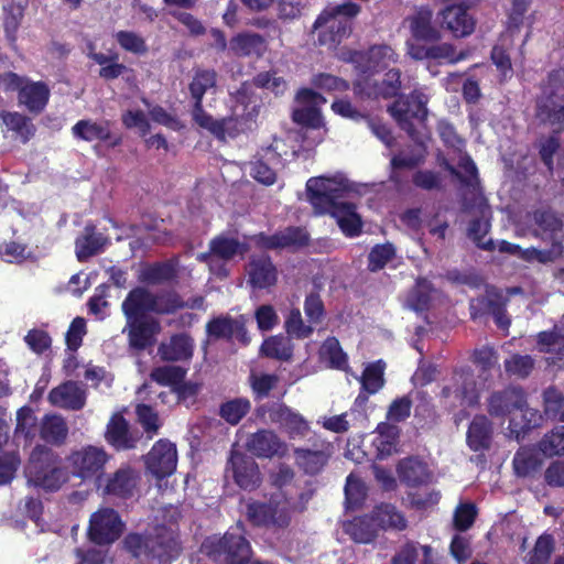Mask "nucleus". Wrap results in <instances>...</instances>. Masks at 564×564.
Segmentation results:
<instances>
[{"instance_id": "obj_1", "label": "nucleus", "mask_w": 564, "mask_h": 564, "mask_svg": "<svg viewBox=\"0 0 564 564\" xmlns=\"http://www.w3.org/2000/svg\"><path fill=\"white\" fill-rule=\"evenodd\" d=\"M348 192V180L341 174L311 177L306 182L307 199L315 213L332 215L346 236L355 237L361 232L362 223L356 206L344 200Z\"/></svg>"}, {"instance_id": "obj_2", "label": "nucleus", "mask_w": 564, "mask_h": 564, "mask_svg": "<svg viewBox=\"0 0 564 564\" xmlns=\"http://www.w3.org/2000/svg\"><path fill=\"white\" fill-rule=\"evenodd\" d=\"M359 11L360 7L350 1L324 10L314 23V29L319 30V43L323 45L340 43L350 34V19Z\"/></svg>"}, {"instance_id": "obj_3", "label": "nucleus", "mask_w": 564, "mask_h": 564, "mask_svg": "<svg viewBox=\"0 0 564 564\" xmlns=\"http://www.w3.org/2000/svg\"><path fill=\"white\" fill-rule=\"evenodd\" d=\"M429 96L422 90H413L410 95L400 97L389 108L388 111L395 119L402 130L415 141L421 142L420 132L415 122L422 124L427 117L426 104Z\"/></svg>"}, {"instance_id": "obj_4", "label": "nucleus", "mask_w": 564, "mask_h": 564, "mask_svg": "<svg viewBox=\"0 0 564 564\" xmlns=\"http://www.w3.org/2000/svg\"><path fill=\"white\" fill-rule=\"evenodd\" d=\"M110 456L102 447L86 445L73 451L67 457L74 477L83 481L99 482Z\"/></svg>"}, {"instance_id": "obj_5", "label": "nucleus", "mask_w": 564, "mask_h": 564, "mask_svg": "<svg viewBox=\"0 0 564 564\" xmlns=\"http://www.w3.org/2000/svg\"><path fill=\"white\" fill-rule=\"evenodd\" d=\"M207 554L217 564H240L250 557L251 549L249 542L238 532H227L216 542H208L204 545Z\"/></svg>"}, {"instance_id": "obj_6", "label": "nucleus", "mask_w": 564, "mask_h": 564, "mask_svg": "<svg viewBox=\"0 0 564 564\" xmlns=\"http://www.w3.org/2000/svg\"><path fill=\"white\" fill-rule=\"evenodd\" d=\"M124 523L112 508H101L89 519L88 538L98 545H109L123 533Z\"/></svg>"}, {"instance_id": "obj_7", "label": "nucleus", "mask_w": 564, "mask_h": 564, "mask_svg": "<svg viewBox=\"0 0 564 564\" xmlns=\"http://www.w3.org/2000/svg\"><path fill=\"white\" fill-rule=\"evenodd\" d=\"M225 474L226 477L231 476L235 482L245 490H253L261 482V475L256 460L235 448L230 451Z\"/></svg>"}, {"instance_id": "obj_8", "label": "nucleus", "mask_w": 564, "mask_h": 564, "mask_svg": "<svg viewBox=\"0 0 564 564\" xmlns=\"http://www.w3.org/2000/svg\"><path fill=\"white\" fill-rule=\"evenodd\" d=\"M67 475L61 459L53 451L37 445V487L54 491L66 481Z\"/></svg>"}, {"instance_id": "obj_9", "label": "nucleus", "mask_w": 564, "mask_h": 564, "mask_svg": "<svg viewBox=\"0 0 564 564\" xmlns=\"http://www.w3.org/2000/svg\"><path fill=\"white\" fill-rule=\"evenodd\" d=\"M140 480L139 473L129 465L120 466L116 471L100 478L97 488L104 495L127 499L134 495Z\"/></svg>"}, {"instance_id": "obj_10", "label": "nucleus", "mask_w": 564, "mask_h": 564, "mask_svg": "<svg viewBox=\"0 0 564 564\" xmlns=\"http://www.w3.org/2000/svg\"><path fill=\"white\" fill-rule=\"evenodd\" d=\"M438 164L449 172L451 175L456 177L460 182L462 187L465 188L464 206L466 208L470 205L467 196L468 194H470V200H473V203H476L477 199L480 198L478 171L476 164L468 154L464 153L458 162V166L463 172L452 165L444 156H438Z\"/></svg>"}, {"instance_id": "obj_11", "label": "nucleus", "mask_w": 564, "mask_h": 564, "mask_svg": "<svg viewBox=\"0 0 564 564\" xmlns=\"http://www.w3.org/2000/svg\"><path fill=\"white\" fill-rule=\"evenodd\" d=\"M333 454V445L329 442L315 438L311 447H295L293 455L295 464L307 475L319 474L327 465Z\"/></svg>"}, {"instance_id": "obj_12", "label": "nucleus", "mask_w": 564, "mask_h": 564, "mask_svg": "<svg viewBox=\"0 0 564 564\" xmlns=\"http://www.w3.org/2000/svg\"><path fill=\"white\" fill-rule=\"evenodd\" d=\"M178 533L173 528L158 525L155 533L148 538L149 562H169L176 558L181 553Z\"/></svg>"}, {"instance_id": "obj_13", "label": "nucleus", "mask_w": 564, "mask_h": 564, "mask_svg": "<svg viewBox=\"0 0 564 564\" xmlns=\"http://www.w3.org/2000/svg\"><path fill=\"white\" fill-rule=\"evenodd\" d=\"M296 101L300 106L293 109V120L313 129L322 127L323 118L319 108L326 104V99L310 88H303L297 91Z\"/></svg>"}, {"instance_id": "obj_14", "label": "nucleus", "mask_w": 564, "mask_h": 564, "mask_svg": "<svg viewBox=\"0 0 564 564\" xmlns=\"http://www.w3.org/2000/svg\"><path fill=\"white\" fill-rule=\"evenodd\" d=\"M144 459L149 473L158 479L165 478L176 469V447L167 440H160L153 445Z\"/></svg>"}, {"instance_id": "obj_15", "label": "nucleus", "mask_w": 564, "mask_h": 564, "mask_svg": "<svg viewBox=\"0 0 564 564\" xmlns=\"http://www.w3.org/2000/svg\"><path fill=\"white\" fill-rule=\"evenodd\" d=\"M206 333L210 340H231L232 338H236L243 345L249 343V337L246 330V319L243 316H217L206 324Z\"/></svg>"}, {"instance_id": "obj_16", "label": "nucleus", "mask_w": 564, "mask_h": 564, "mask_svg": "<svg viewBox=\"0 0 564 564\" xmlns=\"http://www.w3.org/2000/svg\"><path fill=\"white\" fill-rule=\"evenodd\" d=\"M536 117L553 128L554 132L564 130V91L546 89L536 101Z\"/></svg>"}, {"instance_id": "obj_17", "label": "nucleus", "mask_w": 564, "mask_h": 564, "mask_svg": "<svg viewBox=\"0 0 564 564\" xmlns=\"http://www.w3.org/2000/svg\"><path fill=\"white\" fill-rule=\"evenodd\" d=\"M525 404V392L520 387L494 391L487 399V411L492 417H506Z\"/></svg>"}, {"instance_id": "obj_18", "label": "nucleus", "mask_w": 564, "mask_h": 564, "mask_svg": "<svg viewBox=\"0 0 564 564\" xmlns=\"http://www.w3.org/2000/svg\"><path fill=\"white\" fill-rule=\"evenodd\" d=\"M254 240L262 249L299 248L308 242V234L302 227H286L271 236L259 234Z\"/></svg>"}, {"instance_id": "obj_19", "label": "nucleus", "mask_w": 564, "mask_h": 564, "mask_svg": "<svg viewBox=\"0 0 564 564\" xmlns=\"http://www.w3.org/2000/svg\"><path fill=\"white\" fill-rule=\"evenodd\" d=\"M247 517L254 525L259 527L285 528L290 523V516L285 509H280L272 502L249 503Z\"/></svg>"}, {"instance_id": "obj_20", "label": "nucleus", "mask_w": 564, "mask_h": 564, "mask_svg": "<svg viewBox=\"0 0 564 564\" xmlns=\"http://www.w3.org/2000/svg\"><path fill=\"white\" fill-rule=\"evenodd\" d=\"M194 354V339L186 333H177L163 339L158 356L167 362L189 361Z\"/></svg>"}, {"instance_id": "obj_21", "label": "nucleus", "mask_w": 564, "mask_h": 564, "mask_svg": "<svg viewBox=\"0 0 564 564\" xmlns=\"http://www.w3.org/2000/svg\"><path fill=\"white\" fill-rule=\"evenodd\" d=\"M47 398L52 405L70 411L82 410L86 404L85 389L72 380L52 389Z\"/></svg>"}, {"instance_id": "obj_22", "label": "nucleus", "mask_w": 564, "mask_h": 564, "mask_svg": "<svg viewBox=\"0 0 564 564\" xmlns=\"http://www.w3.org/2000/svg\"><path fill=\"white\" fill-rule=\"evenodd\" d=\"M124 332H128L130 348L144 350L153 344L154 336L160 332V324L152 318L130 319L127 321Z\"/></svg>"}, {"instance_id": "obj_23", "label": "nucleus", "mask_w": 564, "mask_h": 564, "mask_svg": "<svg viewBox=\"0 0 564 564\" xmlns=\"http://www.w3.org/2000/svg\"><path fill=\"white\" fill-rule=\"evenodd\" d=\"M249 283L252 288L268 289L276 283L278 271L268 254L251 256L248 264Z\"/></svg>"}, {"instance_id": "obj_24", "label": "nucleus", "mask_w": 564, "mask_h": 564, "mask_svg": "<svg viewBox=\"0 0 564 564\" xmlns=\"http://www.w3.org/2000/svg\"><path fill=\"white\" fill-rule=\"evenodd\" d=\"M127 321L144 318L147 313H154V294L145 288L131 290L121 304Z\"/></svg>"}, {"instance_id": "obj_25", "label": "nucleus", "mask_w": 564, "mask_h": 564, "mask_svg": "<svg viewBox=\"0 0 564 564\" xmlns=\"http://www.w3.org/2000/svg\"><path fill=\"white\" fill-rule=\"evenodd\" d=\"M454 380V399L453 406H471L478 403L479 393L476 388L474 373L470 369H462L456 371Z\"/></svg>"}, {"instance_id": "obj_26", "label": "nucleus", "mask_w": 564, "mask_h": 564, "mask_svg": "<svg viewBox=\"0 0 564 564\" xmlns=\"http://www.w3.org/2000/svg\"><path fill=\"white\" fill-rule=\"evenodd\" d=\"M442 25L449 30L454 36L464 37L474 32L475 21L468 15L463 6H448L442 12Z\"/></svg>"}, {"instance_id": "obj_27", "label": "nucleus", "mask_w": 564, "mask_h": 564, "mask_svg": "<svg viewBox=\"0 0 564 564\" xmlns=\"http://www.w3.org/2000/svg\"><path fill=\"white\" fill-rule=\"evenodd\" d=\"M433 12L422 7L406 18L412 36L417 41L435 42L441 40V32L432 23Z\"/></svg>"}, {"instance_id": "obj_28", "label": "nucleus", "mask_w": 564, "mask_h": 564, "mask_svg": "<svg viewBox=\"0 0 564 564\" xmlns=\"http://www.w3.org/2000/svg\"><path fill=\"white\" fill-rule=\"evenodd\" d=\"M0 85L7 91H18L19 105L35 110V83L9 72L0 75Z\"/></svg>"}, {"instance_id": "obj_29", "label": "nucleus", "mask_w": 564, "mask_h": 564, "mask_svg": "<svg viewBox=\"0 0 564 564\" xmlns=\"http://www.w3.org/2000/svg\"><path fill=\"white\" fill-rule=\"evenodd\" d=\"M178 260L171 259L165 262H156L141 269L139 280L149 285L171 283L177 279Z\"/></svg>"}, {"instance_id": "obj_30", "label": "nucleus", "mask_w": 564, "mask_h": 564, "mask_svg": "<svg viewBox=\"0 0 564 564\" xmlns=\"http://www.w3.org/2000/svg\"><path fill=\"white\" fill-rule=\"evenodd\" d=\"M105 437L106 441L118 451L134 448L138 441L130 432L129 423L120 414L111 416L107 425Z\"/></svg>"}, {"instance_id": "obj_31", "label": "nucleus", "mask_w": 564, "mask_h": 564, "mask_svg": "<svg viewBox=\"0 0 564 564\" xmlns=\"http://www.w3.org/2000/svg\"><path fill=\"white\" fill-rule=\"evenodd\" d=\"M282 442L278 435L270 430H260L248 436L246 448L258 457H272L280 453Z\"/></svg>"}, {"instance_id": "obj_32", "label": "nucleus", "mask_w": 564, "mask_h": 564, "mask_svg": "<svg viewBox=\"0 0 564 564\" xmlns=\"http://www.w3.org/2000/svg\"><path fill=\"white\" fill-rule=\"evenodd\" d=\"M492 433L490 420L482 414L476 415L467 431V444L475 452L488 449L491 444Z\"/></svg>"}, {"instance_id": "obj_33", "label": "nucleus", "mask_w": 564, "mask_h": 564, "mask_svg": "<svg viewBox=\"0 0 564 564\" xmlns=\"http://www.w3.org/2000/svg\"><path fill=\"white\" fill-rule=\"evenodd\" d=\"M517 410L521 412V420L510 419L508 437L520 442L529 431L542 424L543 415L536 409L530 408L527 401L524 406Z\"/></svg>"}, {"instance_id": "obj_34", "label": "nucleus", "mask_w": 564, "mask_h": 564, "mask_svg": "<svg viewBox=\"0 0 564 564\" xmlns=\"http://www.w3.org/2000/svg\"><path fill=\"white\" fill-rule=\"evenodd\" d=\"M344 531L356 543L368 544L373 542L378 534V525L372 516L358 517L344 523Z\"/></svg>"}, {"instance_id": "obj_35", "label": "nucleus", "mask_w": 564, "mask_h": 564, "mask_svg": "<svg viewBox=\"0 0 564 564\" xmlns=\"http://www.w3.org/2000/svg\"><path fill=\"white\" fill-rule=\"evenodd\" d=\"M399 478L409 487H416L430 478L427 465L419 458L408 457L398 465Z\"/></svg>"}, {"instance_id": "obj_36", "label": "nucleus", "mask_w": 564, "mask_h": 564, "mask_svg": "<svg viewBox=\"0 0 564 564\" xmlns=\"http://www.w3.org/2000/svg\"><path fill=\"white\" fill-rule=\"evenodd\" d=\"M210 250L215 253L216 259L220 263H226L232 260L236 256L243 257L248 251V246L240 242L238 239L228 236H217L209 241Z\"/></svg>"}, {"instance_id": "obj_37", "label": "nucleus", "mask_w": 564, "mask_h": 564, "mask_svg": "<svg viewBox=\"0 0 564 564\" xmlns=\"http://www.w3.org/2000/svg\"><path fill=\"white\" fill-rule=\"evenodd\" d=\"M107 238L96 232L95 226L87 225L82 236L76 239V256L79 261L97 254L106 245Z\"/></svg>"}, {"instance_id": "obj_38", "label": "nucleus", "mask_w": 564, "mask_h": 564, "mask_svg": "<svg viewBox=\"0 0 564 564\" xmlns=\"http://www.w3.org/2000/svg\"><path fill=\"white\" fill-rule=\"evenodd\" d=\"M265 48L264 39L257 33L238 34L229 43V50L237 56L260 57Z\"/></svg>"}, {"instance_id": "obj_39", "label": "nucleus", "mask_w": 564, "mask_h": 564, "mask_svg": "<svg viewBox=\"0 0 564 564\" xmlns=\"http://www.w3.org/2000/svg\"><path fill=\"white\" fill-rule=\"evenodd\" d=\"M68 426L58 414L45 415L41 423V437L51 445H62L66 441Z\"/></svg>"}, {"instance_id": "obj_40", "label": "nucleus", "mask_w": 564, "mask_h": 564, "mask_svg": "<svg viewBox=\"0 0 564 564\" xmlns=\"http://www.w3.org/2000/svg\"><path fill=\"white\" fill-rule=\"evenodd\" d=\"M35 419L33 417V410L29 406H23L17 412V427L14 437L18 443L23 442L25 446H30V458L35 454V447H32V441L35 436L34 433Z\"/></svg>"}, {"instance_id": "obj_41", "label": "nucleus", "mask_w": 564, "mask_h": 564, "mask_svg": "<svg viewBox=\"0 0 564 564\" xmlns=\"http://www.w3.org/2000/svg\"><path fill=\"white\" fill-rule=\"evenodd\" d=\"M371 516L376 520L379 531L387 529L404 530L406 528L404 516L390 503L378 506Z\"/></svg>"}, {"instance_id": "obj_42", "label": "nucleus", "mask_w": 564, "mask_h": 564, "mask_svg": "<svg viewBox=\"0 0 564 564\" xmlns=\"http://www.w3.org/2000/svg\"><path fill=\"white\" fill-rule=\"evenodd\" d=\"M543 413L546 419L564 422V394L554 387L543 391Z\"/></svg>"}, {"instance_id": "obj_43", "label": "nucleus", "mask_w": 564, "mask_h": 564, "mask_svg": "<svg viewBox=\"0 0 564 564\" xmlns=\"http://www.w3.org/2000/svg\"><path fill=\"white\" fill-rule=\"evenodd\" d=\"M217 74L214 69H198L189 84L194 104H203L204 95L216 86Z\"/></svg>"}, {"instance_id": "obj_44", "label": "nucleus", "mask_w": 564, "mask_h": 564, "mask_svg": "<svg viewBox=\"0 0 564 564\" xmlns=\"http://www.w3.org/2000/svg\"><path fill=\"white\" fill-rule=\"evenodd\" d=\"M367 66L369 72H378L397 62L394 51L388 45H375L367 52Z\"/></svg>"}, {"instance_id": "obj_45", "label": "nucleus", "mask_w": 564, "mask_h": 564, "mask_svg": "<svg viewBox=\"0 0 564 564\" xmlns=\"http://www.w3.org/2000/svg\"><path fill=\"white\" fill-rule=\"evenodd\" d=\"M541 467V460L532 449L521 448L513 457V469L519 477H530Z\"/></svg>"}, {"instance_id": "obj_46", "label": "nucleus", "mask_w": 564, "mask_h": 564, "mask_svg": "<svg viewBox=\"0 0 564 564\" xmlns=\"http://www.w3.org/2000/svg\"><path fill=\"white\" fill-rule=\"evenodd\" d=\"M261 351L270 358L290 360L293 355V345L288 337L272 336L264 340Z\"/></svg>"}, {"instance_id": "obj_47", "label": "nucleus", "mask_w": 564, "mask_h": 564, "mask_svg": "<svg viewBox=\"0 0 564 564\" xmlns=\"http://www.w3.org/2000/svg\"><path fill=\"white\" fill-rule=\"evenodd\" d=\"M0 117L7 128L15 133L17 139H20L23 143L30 140L33 134V126L30 118L18 112H3Z\"/></svg>"}, {"instance_id": "obj_48", "label": "nucleus", "mask_w": 564, "mask_h": 564, "mask_svg": "<svg viewBox=\"0 0 564 564\" xmlns=\"http://www.w3.org/2000/svg\"><path fill=\"white\" fill-rule=\"evenodd\" d=\"M538 344L540 350L564 357V328L554 327L551 332H541L538 334Z\"/></svg>"}, {"instance_id": "obj_49", "label": "nucleus", "mask_w": 564, "mask_h": 564, "mask_svg": "<svg viewBox=\"0 0 564 564\" xmlns=\"http://www.w3.org/2000/svg\"><path fill=\"white\" fill-rule=\"evenodd\" d=\"M72 130L75 137L85 141H106L110 139V131L107 126L90 120L78 121Z\"/></svg>"}, {"instance_id": "obj_50", "label": "nucleus", "mask_w": 564, "mask_h": 564, "mask_svg": "<svg viewBox=\"0 0 564 564\" xmlns=\"http://www.w3.org/2000/svg\"><path fill=\"white\" fill-rule=\"evenodd\" d=\"M539 449L549 457L564 455V425H557L539 442Z\"/></svg>"}, {"instance_id": "obj_51", "label": "nucleus", "mask_w": 564, "mask_h": 564, "mask_svg": "<svg viewBox=\"0 0 564 564\" xmlns=\"http://www.w3.org/2000/svg\"><path fill=\"white\" fill-rule=\"evenodd\" d=\"M251 403L246 398H236L220 406V416L229 424L236 425L250 411Z\"/></svg>"}, {"instance_id": "obj_52", "label": "nucleus", "mask_w": 564, "mask_h": 564, "mask_svg": "<svg viewBox=\"0 0 564 564\" xmlns=\"http://www.w3.org/2000/svg\"><path fill=\"white\" fill-rule=\"evenodd\" d=\"M480 218H476L470 221L468 227V237L480 248L487 251L496 249V245L492 239L484 241V237L489 232L490 224L485 217V213H481Z\"/></svg>"}, {"instance_id": "obj_53", "label": "nucleus", "mask_w": 564, "mask_h": 564, "mask_svg": "<svg viewBox=\"0 0 564 564\" xmlns=\"http://www.w3.org/2000/svg\"><path fill=\"white\" fill-rule=\"evenodd\" d=\"M383 371L384 364L381 360L370 364L360 378L362 389L368 393L378 392L384 383Z\"/></svg>"}, {"instance_id": "obj_54", "label": "nucleus", "mask_w": 564, "mask_h": 564, "mask_svg": "<svg viewBox=\"0 0 564 564\" xmlns=\"http://www.w3.org/2000/svg\"><path fill=\"white\" fill-rule=\"evenodd\" d=\"M321 356L333 368L345 369L347 366V356L335 337H329L323 343Z\"/></svg>"}, {"instance_id": "obj_55", "label": "nucleus", "mask_w": 564, "mask_h": 564, "mask_svg": "<svg viewBox=\"0 0 564 564\" xmlns=\"http://www.w3.org/2000/svg\"><path fill=\"white\" fill-rule=\"evenodd\" d=\"M292 410L283 403H271L267 405H261L257 409V413L259 416L265 419L272 424H278L280 427H284L288 422L289 415H291Z\"/></svg>"}, {"instance_id": "obj_56", "label": "nucleus", "mask_w": 564, "mask_h": 564, "mask_svg": "<svg viewBox=\"0 0 564 564\" xmlns=\"http://www.w3.org/2000/svg\"><path fill=\"white\" fill-rule=\"evenodd\" d=\"M412 183L424 191L427 192H440L443 191V177L441 173L432 171V170H419L412 175Z\"/></svg>"}, {"instance_id": "obj_57", "label": "nucleus", "mask_w": 564, "mask_h": 564, "mask_svg": "<svg viewBox=\"0 0 564 564\" xmlns=\"http://www.w3.org/2000/svg\"><path fill=\"white\" fill-rule=\"evenodd\" d=\"M193 119L194 121L202 128L207 129L213 134L219 138H224L225 135V124L226 121H217L214 120L212 116L206 113L203 109V104H194L193 108Z\"/></svg>"}, {"instance_id": "obj_58", "label": "nucleus", "mask_w": 564, "mask_h": 564, "mask_svg": "<svg viewBox=\"0 0 564 564\" xmlns=\"http://www.w3.org/2000/svg\"><path fill=\"white\" fill-rule=\"evenodd\" d=\"M534 367V360L529 355H512L505 360V369L508 375L518 378L528 377Z\"/></svg>"}, {"instance_id": "obj_59", "label": "nucleus", "mask_w": 564, "mask_h": 564, "mask_svg": "<svg viewBox=\"0 0 564 564\" xmlns=\"http://www.w3.org/2000/svg\"><path fill=\"white\" fill-rule=\"evenodd\" d=\"M286 333L295 338H307L313 333V327L306 325L299 308H292L284 323Z\"/></svg>"}, {"instance_id": "obj_60", "label": "nucleus", "mask_w": 564, "mask_h": 564, "mask_svg": "<svg viewBox=\"0 0 564 564\" xmlns=\"http://www.w3.org/2000/svg\"><path fill=\"white\" fill-rule=\"evenodd\" d=\"M186 375V369L180 366H162L154 368L151 372V379L160 384H178Z\"/></svg>"}, {"instance_id": "obj_61", "label": "nucleus", "mask_w": 564, "mask_h": 564, "mask_svg": "<svg viewBox=\"0 0 564 564\" xmlns=\"http://www.w3.org/2000/svg\"><path fill=\"white\" fill-rule=\"evenodd\" d=\"M395 256V248L392 243L375 246L368 256V268L370 271L381 270Z\"/></svg>"}, {"instance_id": "obj_62", "label": "nucleus", "mask_w": 564, "mask_h": 564, "mask_svg": "<svg viewBox=\"0 0 564 564\" xmlns=\"http://www.w3.org/2000/svg\"><path fill=\"white\" fill-rule=\"evenodd\" d=\"M345 496L348 508L359 507L366 498L365 484L352 474L346 479Z\"/></svg>"}, {"instance_id": "obj_63", "label": "nucleus", "mask_w": 564, "mask_h": 564, "mask_svg": "<svg viewBox=\"0 0 564 564\" xmlns=\"http://www.w3.org/2000/svg\"><path fill=\"white\" fill-rule=\"evenodd\" d=\"M402 86L401 72L397 68L389 69L381 82L378 85L376 95L383 98H392L398 96Z\"/></svg>"}, {"instance_id": "obj_64", "label": "nucleus", "mask_w": 564, "mask_h": 564, "mask_svg": "<svg viewBox=\"0 0 564 564\" xmlns=\"http://www.w3.org/2000/svg\"><path fill=\"white\" fill-rule=\"evenodd\" d=\"M553 539L551 535H541L529 555L528 564H549L553 552Z\"/></svg>"}]
</instances>
